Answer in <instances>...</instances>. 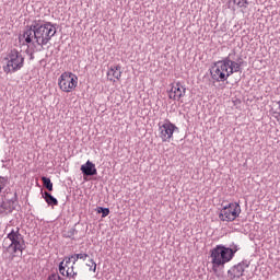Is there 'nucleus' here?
Returning a JSON list of instances; mask_svg holds the SVG:
<instances>
[{
	"label": "nucleus",
	"instance_id": "nucleus-28",
	"mask_svg": "<svg viewBox=\"0 0 280 280\" xmlns=\"http://www.w3.org/2000/svg\"><path fill=\"white\" fill-rule=\"evenodd\" d=\"M33 58H34V52L31 54V59H33Z\"/></svg>",
	"mask_w": 280,
	"mask_h": 280
},
{
	"label": "nucleus",
	"instance_id": "nucleus-3",
	"mask_svg": "<svg viewBox=\"0 0 280 280\" xmlns=\"http://www.w3.org/2000/svg\"><path fill=\"white\" fill-rule=\"evenodd\" d=\"M237 250H240L237 245H232L231 247L217 245L212 248L210 250V259L213 272H218L220 268H224V265L229 264V261L235 257V253H237Z\"/></svg>",
	"mask_w": 280,
	"mask_h": 280
},
{
	"label": "nucleus",
	"instance_id": "nucleus-10",
	"mask_svg": "<svg viewBox=\"0 0 280 280\" xmlns=\"http://www.w3.org/2000/svg\"><path fill=\"white\" fill-rule=\"evenodd\" d=\"M81 172L83 176H97V168L91 161H88L85 164L81 165Z\"/></svg>",
	"mask_w": 280,
	"mask_h": 280
},
{
	"label": "nucleus",
	"instance_id": "nucleus-8",
	"mask_svg": "<svg viewBox=\"0 0 280 280\" xmlns=\"http://www.w3.org/2000/svg\"><path fill=\"white\" fill-rule=\"evenodd\" d=\"M249 267L247 261H241L234 267H232L228 275L232 276V279H240V277H244V272H246V269Z\"/></svg>",
	"mask_w": 280,
	"mask_h": 280
},
{
	"label": "nucleus",
	"instance_id": "nucleus-19",
	"mask_svg": "<svg viewBox=\"0 0 280 280\" xmlns=\"http://www.w3.org/2000/svg\"><path fill=\"white\" fill-rule=\"evenodd\" d=\"M59 272L65 277L67 275V270L65 269V261H61L59 265Z\"/></svg>",
	"mask_w": 280,
	"mask_h": 280
},
{
	"label": "nucleus",
	"instance_id": "nucleus-7",
	"mask_svg": "<svg viewBox=\"0 0 280 280\" xmlns=\"http://www.w3.org/2000/svg\"><path fill=\"white\" fill-rule=\"evenodd\" d=\"M58 86L63 93H71L78 86V75L73 72H63L58 79Z\"/></svg>",
	"mask_w": 280,
	"mask_h": 280
},
{
	"label": "nucleus",
	"instance_id": "nucleus-14",
	"mask_svg": "<svg viewBox=\"0 0 280 280\" xmlns=\"http://www.w3.org/2000/svg\"><path fill=\"white\" fill-rule=\"evenodd\" d=\"M75 235H78V230H75V228H70L68 231H63V237L69 240H73Z\"/></svg>",
	"mask_w": 280,
	"mask_h": 280
},
{
	"label": "nucleus",
	"instance_id": "nucleus-13",
	"mask_svg": "<svg viewBox=\"0 0 280 280\" xmlns=\"http://www.w3.org/2000/svg\"><path fill=\"white\" fill-rule=\"evenodd\" d=\"M42 183L48 191H54V183H51L49 177H42Z\"/></svg>",
	"mask_w": 280,
	"mask_h": 280
},
{
	"label": "nucleus",
	"instance_id": "nucleus-29",
	"mask_svg": "<svg viewBox=\"0 0 280 280\" xmlns=\"http://www.w3.org/2000/svg\"><path fill=\"white\" fill-rule=\"evenodd\" d=\"M14 200H16V192L14 194Z\"/></svg>",
	"mask_w": 280,
	"mask_h": 280
},
{
	"label": "nucleus",
	"instance_id": "nucleus-2",
	"mask_svg": "<svg viewBox=\"0 0 280 280\" xmlns=\"http://www.w3.org/2000/svg\"><path fill=\"white\" fill-rule=\"evenodd\" d=\"M240 71H242V63L225 58L213 63L210 75L214 82H226L233 73H240Z\"/></svg>",
	"mask_w": 280,
	"mask_h": 280
},
{
	"label": "nucleus",
	"instance_id": "nucleus-16",
	"mask_svg": "<svg viewBox=\"0 0 280 280\" xmlns=\"http://www.w3.org/2000/svg\"><path fill=\"white\" fill-rule=\"evenodd\" d=\"M86 266L88 268H90V271L92 272H95V270H97V264L93 259H90Z\"/></svg>",
	"mask_w": 280,
	"mask_h": 280
},
{
	"label": "nucleus",
	"instance_id": "nucleus-4",
	"mask_svg": "<svg viewBox=\"0 0 280 280\" xmlns=\"http://www.w3.org/2000/svg\"><path fill=\"white\" fill-rule=\"evenodd\" d=\"M7 65L3 66L4 73H16L25 67V57L23 52L19 51L15 48H12L7 52L4 58Z\"/></svg>",
	"mask_w": 280,
	"mask_h": 280
},
{
	"label": "nucleus",
	"instance_id": "nucleus-15",
	"mask_svg": "<svg viewBox=\"0 0 280 280\" xmlns=\"http://www.w3.org/2000/svg\"><path fill=\"white\" fill-rule=\"evenodd\" d=\"M96 213H102V218H107V215L110 214V209L103 208V207H97L96 208Z\"/></svg>",
	"mask_w": 280,
	"mask_h": 280
},
{
	"label": "nucleus",
	"instance_id": "nucleus-9",
	"mask_svg": "<svg viewBox=\"0 0 280 280\" xmlns=\"http://www.w3.org/2000/svg\"><path fill=\"white\" fill-rule=\"evenodd\" d=\"M174 130L175 127L174 125H172V122H165L162 126H160V137L162 141H168V139H172Z\"/></svg>",
	"mask_w": 280,
	"mask_h": 280
},
{
	"label": "nucleus",
	"instance_id": "nucleus-20",
	"mask_svg": "<svg viewBox=\"0 0 280 280\" xmlns=\"http://www.w3.org/2000/svg\"><path fill=\"white\" fill-rule=\"evenodd\" d=\"M77 258L82 259V261H86V259H89V254H77Z\"/></svg>",
	"mask_w": 280,
	"mask_h": 280
},
{
	"label": "nucleus",
	"instance_id": "nucleus-30",
	"mask_svg": "<svg viewBox=\"0 0 280 280\" xmlns=\"http://www.w3.org/2000/svg\"><path fill=\"white\" fill-rule=\"evenodd\" d=\"M109 80H110V82H113V79H112V78H110Z\"/></svg>",
	"mask_w": 280,
	"mask_h": 280
},
{
	"label": "nucleus",
	"instance_id": "nucleus-5",
	"mask_svg": "<svg viewBox=\"0 0 280 280\" xmlns=\"http://www.w3.org/2000/svg\"><path fill=\"white\" fill-rule=\"evenodd\" d=\"M7 240L11 242L8 246V250H12L13 254L23 253L27 246L25 245V237L21 234V229L15 228L7 235Z\"/></svg>",
	"mask_w": 280,
	"mask_h": 280
},
{
	"label": "nucleus",
	"instance_id": "nucleus-1",
	"mask_svg": "<svg viewBox=\"0 0 280 280\" xmlns=\"http://www.w3.org/2000/svg\"><path fill=\"white\" fill-rule=\"evenodd\" d=\"M56 24L39 19L34 20L30 26H26L22 37L26 45L36 43L38 47H42L39 51H43L44 46L56 36Z\"/></svg>",
	"mask_w": 280,
	"mask_h": 280
},
{
	"label": "nucleus",
	"instance_id": "nucleus-24",
	"mask_svg": "<svg viewBox=\"0 0 280 280\" xmlns=\"http://www.w3.org/2000/svg\"><path fill=\"white\" fill-rule=\"evenodd\" d=\"M170 97L171 100H176V91H173L171 94H170Z\"/></svg>",
	"mask_w": 280,
	"mask_h": 280
},
{
	"label": "nucleus",
	"instance_id": "nucleus-22",
	"mask_svg": "<svg viewBox=\"0 0 280 280\" xmlns=\"http://www.w3.org/2000/svg\"><path fill=\"white\" fill-rule=\"evenodd\" d=\"M47 280H62L58 273H52L48 277Z\"/></svg>",
	"mask_w": 280,
	"mask_h": 280
},
{
	"label": "nucleus",
	"instance_id": "nucleus-27",
	"mask_svg": "<svg viewBox=\"0 0 280 280\" xmlns=\"http://www.w3.org/2000/svg\"><path fill=\"white\" fill-rule=\"evenodd\" d=\"M67 264H72L71 260H69V257L66 259V266Z\"/></svg>",
	"mask_w": 280,
	"mask_h": 280
},
{
	"label": "nucleus",
	"instance_id": "nucleus-23",
	"mask_svg": "<svg viewBox=\"0 0 280 280\" xmlns=\"http://www.w3.org/2000/svg\"><path fill=\"white\" fill-rule=\"evenodd\" d=\"M72 272H73V266L66 270V277H71Z\"/></svg>",
	"mask_w": 280,
	"mask_h": 280
},
{
	"label": "nucleus",
	"instance_id": "nucleus-17",
	"mask_svg": "<svg viewBox=\"0 0 280 280\" xmlns=\"http://www.w3.org/2000/svg\"><path fill=\"white\" fill-rule=\"evenodd\" d=\"M234 3L238 8H246V5H248V0H234Z\"/></svg>",
	"mask_w": 280,
	"mask_h": 280
},
{
	"label": "nucleus",
	"instance_id": "nucleus-11",
	"mask_svg": "<svg viewBox=\"0 0 280 280\" xmlns=\"http://www.w3.org/2000/svg\"><path fill=\"white\" fill-rule=\"evenodd\" d=\"M107 77L115 78L116 80H121V66L120 65L112 66L107 72Z\"/></svg>",
	"mask_w": 280,
	"mask_h": 280
},
{
	"label": "nucleus",
	"instance_id": "nucleus-6",
	"mask_svg": "<svg viewBox=\"0 0 280 280\" xmlns=\"http://www.w3.org/2000/svg\"><path fill=\"white\" fill-rule=\"evenodd\" d=\"M242 213V207L237 202L226 203L220 210L219 218L222 222H235Z\"/></svg>",
	"mask_w": 280,
	"mask_h": 280
},
{
	"label": "nucleus",
	"instance_id": "nucleus-25",
	"mask_svg": "<svg viewBox=\"0 0 280 280\" xmlns=\"http://www.w3.org/2000/svg\"><path fill=\"white\" fill-rule=\"evenodd\" d=\"M69 277H71L72 279H75V277H78V272L72 271L71 276H69Z\"/></svg>",
	"mask_w": 280,
	"mask_h": 280
},
{
	"label": "nucleus",
	"instance_id": "nucleus-18",
	"mask_svg": "<svg viewBox=\"0 0 280 280\" xmlns=\"http://www.w3.org/2000/svg\"><path fill=\"white\" fill-rule=\"evenodd\" d=\"M183 95H185V88L177 86V89H176V96L177 97H183Z\"/></svg>",
	"mask_w": 280,
	"mask_h": 280
},
{
	"label": "nucleus",
	"instance_id": "nucleus-12",
	"mask_svg": "<svg viewBox=\"0 0 280 280\" xmlns=\"http://www.w3.org/2000/svg\"><path fill=\"white\" fill-rule=\"evenodd\" d=\"M42 197L49 207H58V199H56V197H54L48 191H42Z\"/></svg>",
	"mask_w": 280,
	"mask_h": 280
},
{
	"label": "nucleus",
	"instance_id": "nucleus-26",
	"mask_svg": "<svg viewBox=\"0 0 280 280\" xmlns=\"http://www.w3.org/2000/svg\"><path fill=\"white\" fill-rule=\"evenodd\" d=\"M0 213H5V209L3 208V206H0Z\"/></svg>",
	"mask_w": 280,
	"mask_h": 280
},
{
	"label": "nucleus",
	"instance_id": "nucleus-21",
	"mask_svg": "<svg viewBox=\"0 0 280 280\" xmlns=\"http://www.w3.org/2000/svg\"><path fill=\"white\" fill-rule=\"evenodd\" d=\"M69 261L72 262V266H75V262L78 261V254L71 255L69 257Z\"/></svg>",
	"mask_w": 280,
	"mask_h": 280
}]
</instances>
